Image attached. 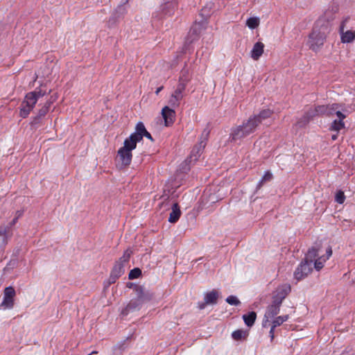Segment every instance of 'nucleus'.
I'll list each match as a JSON object with an SVG mask.
<instances>
[{"label": "nucleus", "mask_w": 355, "mask_h": 355, "mask_svg": "<svg viewBox=\"0 0 355 355\" xmlns=\"http://www.w3.org/2000/svg\"><path fill=\"white\" fill-rule=\"evenodd\" d=\"M259 24V19L257 17H250L246 21V25L251 29L256 28Z\"/></svg>", "instance_id": "c756f323"}, {"label": "nucleus", "mask_w": 355, "mask_h": 355, "mask_svg": "<svg viewBox=\"0 0 355 355\" xmlns=\"http://www.w3.org/2000/svg\"><path fill=\"white\" fill-rule=\"evenodd\" d=\"M265 182L264 181H262V179L260 180V181L259 182L258 184H257V189H260L262 185Z\"/></svg>", "instance_id": "8fccbe9b"}, {"label": "nucleus", "mask_w": 355, "mask_h": 355, "mask_svg": "<svg viewBox=\"0 0 355 355\" xmlns=\"http://www.w3.org/2000/svg\"><path fill=\"white\" fill-rule=\"evenodd\" d=\"M124 267L123 263H121V262H116L110 273L119 278L125 272Z\"/></svg>", "instance_id": "b1692460"}, {"label": "nucleus", "mask_w": 355, "mask_h": 355, "mask_svg": "<svg viewBox=\"0 0 355 355\" xmlns=\"http://www.w3.org/2000/svg\"><path fill=\"white\" fill-rule=\"evenodd\" d=\"M55 100V98H53V96H51L50 99H49L46 101V103L44 104L43 107H46V110L49 111L51 105L53 104V103Z\"/></svg>", "instance_id": "a18cd8bd"}, {"label": "nucleus", "mask_w": 355, "mask_h": 355, "mask_svg": "<svg viewBox=\"0 0 355 355\" xmlns=\"http://www.w3.org/2000/svg\"><path fill=\"white\" fill-rule=\"evenodd\" d=\"M273 114V111L270 109H265L261 110L258 114H254L252 116L257 121H259L261 124L264 120L270 118Z\"/></svg>", "instance_id": "6ab92c4d"}, {"label": "nucleus", "mask_w": 355, "mask_h": 355, "mask_svg": "<svg viewBox=\"0 0 355 355\" xmlns=\"http://www.w3.org/2000/svg\"><path fill=\"white\" fill-rule=\"evenodd\" d=\"M118 279L119 278L116 275L110 273L108 279L104 282L105 288H107L112 284H114Z\"/></svg>", "instance_id": "c9c22d12"}, {"label": "nucleus", "mask_w": 355, "mask_h": 355, "mask_svg": "<svg viewBox=\"0 0 355 355\" xmlns=\"http://www.w3.org/2000/svg\"><path fill=\"white\" fill-rule=\"evenodd\" d=\"M130 337H128L125 340H123V341H121L119 343H118L115 346H114V349H118L119 350H123L125 349V341L128 339H130Z\"/></svg>", "instance_id": "79ce46f5"}, {"label": "nucleus", "mask_w": 355, "mask_h": 355, "mask_svg": "<svg viewBox=\"0 0 355 355\" xmlns=\"http://www.w3.org/2000/svg\"><path fill=\"white\" fill-rule=\"evenodd\" d=\"M205 10H206L205 8H203L201 10V15L204 16V15H205L204 13L205 12Z\"/></svg>", "instance_id": "5fc2aeb1"}, {"label": "nucleus", "mask_w": 355, "mask_h": 355, "mask_svg": "<svg viewBox=\"0 0 355 355\" xmlns=\"http://www.w3.org/2000/svg\"><path fill=\"white\" fill-rule=\"evenodd\" d=\"M337 137H338V135H337V134H336V135H333L331 136V139H332V140H336V139H337Z\"/></svg>", "instance_id": "603ef678"}, {"label": "nucleus", "mask_w": 355, "mask_h": 355, "mask_svg": "<svg viewBox=\"0 0 355 355\" xmlns=\"http://www.w3.org/2000/svg\"><path fill=\"white\" fill-rule=\"evenodd\" d=\"M312 271V266L306 261H302L294 272V278L297 281L304 279Z\"/></svg>", "instance_id": "6e6552de"}, {"label": "nucleus", "mask_w": 355, "mask_h": 355, "mask_svg": "<svg viewBox=\"0 0 355 355\" xmlns=\"http://www.w3.org/2000/svg\"><path fill=\"white\" fill-rule=\"evenodd\" d=\"M181 216V211L178 203H174L172 206V211L170 213L168 221L171 223H175Z\"/></svg>", "instance_id": "f3484780"}, {"label": "nucleus", "mask_w": 355, "mask_h": 355, "mask_svg": "<svg viewBox=\"0 0 355 355\" xmlns=\"http://www.w3.org/2000/svg\"><path fill=\"white\" fill-rule=\"evenodd\" d=\"M146 131L144 124L142 122H138L135 127V131L126 139L137 145L142 140Z\"/></svg>", "instance_id": "1a4fd4ad"}, {"label": "nucleus", "mask_w": 355, "mask_h": 355, "mask_svg": "<svg viewBox=\"0 0 355 355\" xmlns=\"http://www.w3.org/2000/svg\"><path fill=\"white\" fill-rule=\"evenodd\" d=\"M186 79L183 80L182 77L180 78V83H178L176 89L174 93L172 94L173 96L178 98V99L182 100L183 98V92L186 88Z\"/></svg>", "instance_id": "412c9836"}, {"label": "nucleus", "mask_w": 355, "mask_h": 355, "mask_svg": "<svg viewBox=\"0 0 355 355\" xmlns=\"http://www.w3.org/2000/svg\"><path fill=\"white\" fill-rule=\"evenodd\" d=\"M180 99H178L177 97L171 95L169 99V104L172 107H178L180 104Z\"/></svg>", "instance_id": "ea45409f"}, {"label": "nucleus", "mask_w": 355, "mask_h": 355, "mask_svg": "<svg viewBox=\"0 0 355 355\" xmlns=\"http://www.w3.org/2000/svg\"><path fill=\"white\" fill-rule=\"evenodd\" d=\"M225 301L230 305L239 306L241 304L240 300L234 295L228 296Z\"/></svg>", "instance_id": "f704fd0d"}, {"label": "nucleus", "mask_w": 355, "mask_h": 355, "mask_svg": "<svg viewBox=\"0 0 355 355\" xmlns=\"http://www.w3.org/2000/svg\"><path fill=\"white\" fill-rule=\"evenodd\" d=\"M141 275V270L139 268H135L131 270L128 275L129 279H134Z\"/></svg>", "instance_id": "473e14b6"}, {"label": "nucleus", "mask_w": 355, "mask_h": 355, "mask_svg": "<svg viewBox=\"0 0 355 355\" xmlns=\"http://www.w3.org/2000/svg\"><path fill=\"white\" fill-rule=\"evenodd\" d=\"M264 44L261 42H256L251 51V58L254 60H258L262 55L264 49Z\"/></svg>", "instance_id": "ddd939ff"}, {"label": "nucleus", "mask_w": 355, "mask_h": 355, "mask_svg": "<svg viewBox=\"0 0 355 355\" xmlns=\"http://www.w3.org/2000/svg\"><path fill=\"white\" fill-rule=\"evenodd\" d=\"M347 21H348V18H346L341 22L340 26V33L344 32V29H345V27Z\"/></svg>", "instance_id": "49530a36"}, {"label": "nucleus", "mask_w": 355, "mask_h": 355, "mask_svg": "<svg viewBox=\"0 0 355 355\" xmlns=\"http://www.w3.org/2000/svg\"><path fill=\"white\" fill-rule=\"evenodd\" d=\"M315 111V107L309 109L305 114L299 119L297 124L300 127L306 125L315 116H318Z\"/></svg>", "instance_id": "f8f14e48"}, {"label": "nucleus", "mask_w": 355, "mask_h": 355, "mask_svg": "<svg viewBox=\"0 0 355 355\" xmlns=\"http://www.w3.org/2000/svg\"><path fill=\"white\" fill-rule=\"evenodd\" d=\"M332 10L334 11V12H336L338 10V7L335 6L332 8Z\"/></svg>", "instance_id": "864d4df0"}, {"label": "nucleus", "mask_w": 355, "mask_h": 355, "mask_svg": "<svg viewBox=\"0 0 355 355\" xmlns=\"http://www.w3.org/2000/svg\"><path fill=\"white\" fill-rule=\"evenodd\" d=\"M315 111L318 116H327V105H318L315 106Z\"/></svg>", "instance_id": "72a5a7b5"}, {"label": "nucleus", "mask_w": 355, "mask_h": 355, "mask_svg": "<svg viewBox=\"0 0 355 355\" xmlns=\"http://www.w3.org/2000/svg\"><path fill=\"white\" fill-rule=\"evenodd\" d=\"M144 137H146L148 139L153 141V139L151 135L148 131H146V132L144 134Z\"/></svg>", "instance_id": "09e8293b"}, {"label": "nucleus", "mask_w": 355, "mask_h": 355, "mask_svg": "<svg viewBox=\"0 0 355 355\" xmlns=\"http://www.w3.org/2000/svg\"><path fill=\"white\" fill-rule=\"evenodd\" d=\"M219 297V293L218 291L213 289L212 291L207 292L204 297V302L198 304V308L200 309H204L207 304H217L218 299Z\"/></svg>", "instance_id": "9d476101"}, {"label": "nucleus", "mask_w": 355, "mask_h": 355, "mask_svg": "<svg viewBox=\"0 0 355 355\" xmlns=\"http://www.w3.org/2000/svg\"><path fill=\"white\" fill-rule=\"evenodd\" d=\"M259 125V121H257L253 116H250L242 125L232 128L230 140L231 141H236L250 135L255 132Z\"/></svg>", "instance_id": "f257e3e1"}, {"label": "nucleus", "mask_w": 355, "mask_h": 355, "mask_svg": "<svg viewBox=\"0 0 355 355\" xmlns=\"http://www.w3.org/2000/svg\"><path fill=\"white\" fill-rule=\"evenodd\" d=\"M345 128L343 119H335L331 125L330 129L334 131H339Z\"/></svg>", "instance_id": "c85d7f7f"}, {"label": "nucleus", "mask_w": 355, "mask_h": 355, "mask_svg": "<svg viewBox=\"0 0 355 355\" xmlns=\"http://www.w3.org/2000/svg\"><path fill=\"white\" fill-rule=\"evenodd\" d=\"M341 107V105L338 103H333L331 105H327V116L334 115L336 109Z\"/></svg>", "instance_id": "2f4dec72"}, {"label": "nucleus", "mask_w": 355, "mask_h": 355, "mask_svg": "<svg viewBox=\"0 0 355 355\" xmlns=\"http://www.w3.org/2000/svg\"><path fill=\"white\" fill-rule=\"evenodd\" d=\"M17 220H18V216L13 218L12 220L10 223L9 227H5V228H3V230H2V229L0 230V234L6 235L7 234V232H9V229L17 222Z\"/></svg>", "instance_id": "58836bf2"}, {"label": "nucleus", "mask_w": 355, "mask_h": 355, "mask_svg": "<svg viewBox=\"0 0 355 355\" xmlns=\"http://www.w3.org/2000/svg\"><path fill=\"white\" fill-rule=\"evenodd\" d=\"M209 135V130L205 129L200 136L199 143L195 146L191 153L190 162L196 161L202 153L207 144V140Z\"/></svg>", "instance_id": "423d86ee"}, {"label": "nucleus", "mask_w": 355, "mask_h": 355, "mask_svg": "<svg viewBox=\"0 0 355 355\" xmlns=\"http://www.w3.org/2000/svg\"><path fill=\"white\" fill-rule=\"evenodd\" d=\"M291 291V286L288 284H284L279 286L273 296L272 304L269 311H277L279 309L280 305L283 300L286 297Z\"/></svg>", "instance_id": "39448f33"}, {"label": "nucleus", "mask_w": 355, "mask_h": 355, "mask_svg": "<svg viewBox=\"0 0 355 355\" xmlns=\"http://www.w3.org/2000/svg\"><path fill=\"white\" fill-rule=\"evenodd\" d=\"M327 31V25H321L320 28H318V26L313 28L308 40V45L311 50L317 51L323 46Z\"/></svg>", "instance_id": "f03ea898"}, {"label": "nucleus", "mask_w": 355, "mask_h": 355, "mask_svg": "<svg viewBox=\"0 0 355 355\" xmlns=\"http://www.w3.org/2000/svg\"><path fill=\"white\" fill-rule=\"evenodd\" d=\"M51 92V89L47 90L45 88V86L41 85L40 87L36 88L33 92H31L27 93L28 96L32 94L33 96V98H35V101L37 103L38 99L41 97H43L46 94H49Z\"/></svg>", "instance_id": "dca6fc26"}, {"label": "nucleus", "mask_w": 355, "mask_h": 355, "mask_svg": "<svg viewBox=\"0 0 355 355\" xmlns=\"http://www.w3.org/2000/svg\"><path fill=\"white\" fill-rule=\"evenodd\" d=\"M248 336V331L238 329L232 332V337L235 340H245Z\"/></svg>", "instance_id": "bb28decb"}, {"label": "nucleus", "mask_w": 355, "mask_h": 355, "mask_svg": "<svg viewBox=\"0 0 355 355\" xmlns=\"http://www.w3.org/2000/svg\"><path fill=\"white\" fill-rule=\"evenodd\" d=\"M257 318L256 312H248V314H244L243 315V319L244 320L245 324L250 327H252Z\"/></svg>", "instance_id": "393cba45"}, {"label": "nucleus", "mask_w": 355, "mask_h": 355, "mask_svg": "<svg viewBox=\"0 0 355 355\" xmlns=\"http://www.w3.org/2000/svg\"><path fill=\"white\" fill-rule=\"evenodd\" d=\"M36 103L33 96L27 94L25 96L24 100L22 101L19 108V116L24 119L28 117L31 112L33 110Z\"/></svg>", "instance_id": "0eeeda50"}, {"label": "nucleus", "mask_w": 355, "mask_h": 355, "mask_svg": "<svg viewBox=\"0 0 355 355\" xmlns=\"http://www.w3.org/2000/svg\"><path fill=\"white\" fill-rule=\"evenodd\" d=\"M201 31V24L196 23L190 29L187 42L191 43L197 40Z\"/></svg>", "instance_id": "2eb2a0df"}, {"label": "nucleus", "mask_w": 355, "mask_h": 355, "mask_svg": "<svg viewBox=\"0 0 355 355\" xmlns=\"http://www.w3.org/2000/svg\"><path fill=\"white\" fill-rule=\"evenodd\" d=\"M137 291L138 293V297L142 301L150 300L153 297V294L148 291H146L143 286H138Z\"/></svg>", "instance_id": "4be33fe9"}, {"label": "nucleus", "mask_w": 355, "mask_h": 355, "mask_svg": "<svg viewBox=\"0 0 355 355\" xmlns=\"http://www.w3.org/2000/svg\"><path fill=\"white\" fill-rule=\"evenodd\" d=\"M345 200V196L342 191H339L336 194V201L339 204H343Z\"/></svg>", "instance_id": "4c0bfd02"}, {"label": "nucleus", "mask_w": 355, "mask_h": 355, "mask_svg": "<svg viewBox=\"0 0 355 355\" xmlns=\"http://www.w3.org/2000/svg\"><path fill=\"white\" fill-rule=\"evenodd\" d=\"M162 115L166 126H170L174 123L175 112L173 109L165 106L162 110Z\"/></svg>", "instance_id": "9b49d317"}, {"label": "nucleus", "mask_w": 355, "mask_h": 355, "mask_svg": "<svg viewBox=\"0 0 355 355\" xmlns=\"http://www.w3.org/2000/svg\"><path fill=\"white\" fill-rule=\"evenodd\" d=\"M261 179L265 182L270 181L272 179V174L270 171H266Z\"/></svg>", "instance_id": "37998d69"}, {"label": "nucleus", "mask_w": 355, "mask_h": 355, "mask_svg": "<svg viewBox=\"0 0 355 355\" xmlns=\"http://www.w3.org/2000/svg\"><path fill=\"white\" fill-rule=\"evenodd\" d=\"M327 256H322L318 257V259H315L314 261V268L316 269V270H320L322 269L324 266V263L329 259V258L332 254V250L331 247H329L326 250Z\"/></svg>", "instance_id": "4468645a"}, {"label": "nucleus", "mask_w": 355, "mask_h": 355, "mask_svg": "<svg viewBox=\"0 0 355 355\" xmlns=\"http://www.w3.org/2000/svg\"><path fill=\"white\" fill-rule=\"evenodd\" d=\"M3 295L7 296V297L14 298L15 291L12 286L6 287L4 290Z\"/></svg>", "instance_id": "e433bc0d"}, {"label": "nucleus", "mask_w": 355, "mask_h": 355, "mask_svg": "<svg viewBox=\"0 0 355 355\" xmlns=\"http://www.w3.org/2000/svg\"><path fill=\"white\" fill-rule=\"evenodd\" d=\"M318 250L319 248L315 246H313L311 248H309L307 253L305 255L304 259L302 261H306L307 263H311L312 265L313 260L318 255Z\"/></svg>", "instance_id": "aec40b11"}, {"label": "nucleus", "mask_w": 355, "mask_h": 355, "mask_svg": "<svg viewBox=\"0 0 355 355\" xmlns=\"http://www.w3.org/2000/svg\"><path fill=\"white\" fill-rule=\"evenodd\" d=\"M341 35V42L343 43H350L355 38V32L352 31H347L346 32H343L340 33Z\"/></svg>", "instance_id": "a878e982"}, {"label": "nucleus", "mask_w": 355, "mask_h": 355, "mask_svg": "<svg viewBox=\"0 0 355 355\" xmlns=\"http://www.w3.org/2000/svg\"><path fill=\"white\" fill-rule=\"evenodd\" d=\"M334 114L337 116L338 119H344L346 118V115L341 112L340 107L336 110Z\"/></svg>", "instance_id": "c03bdc74"}, {"label": "nucleus", "mask_w": 355, "mask_h": 355, "mask_svg": "<svg viewBox=\"0 0 355 355\" xmlns=\"http://www.w3.org/2000/svg\"><path fill=\"white\" fill-rule=\"evenodd\" d=\"M132 254V251L130 250H126L123 256L117 261L116 262H121V263H123V266H125V263H128L129 261V259L130 258Z\"/></svg>", "instance_id": "7c9ffc66"}, {"label": "nucleus", "mask_w": 355, "mask_h": 355, "mask_svg": "<svg viewBox=\"0 0 355 355\" xmlns=\"http://www.w3.org/2000/svg\"><path fill=\"white\" fill-rule=\"evenodd\" d=\"M268 328H270L269 337L270 338V341L272 342L275 337L276 328L272 325H268Z\"/></svg>", "instance_id": "a19ab883"}, {"label": "nucleus", "mask_w": 355, "mask_h": 355, "mask_svg": "<svg viewBox=\"0 0 355 355\" xmlns=\"http://www.w3.org/2000/svg\"><path fill=\"white\" fill-rule=\"evenodd\" d=\"M16 264H17V260L16 259H13V260H11L7 265V267H9L10 268H13L16 266Z\"/></svg>", "instance_id": "de8ad7c7"}, {"label": "nucleus", "mask_w": 355, "mask_h": 355, "mask_svg": "<svg viewBox=\"0 0 355 355\" xmlns=\"http://www.w3.org/2000/svg\"><path fill=\"white\" fill-rule=\"evenodd\" d=\"M98 354V352L97 351H92L90 354H89L88 355H92V354Z\"/></svg>", "instance_id": "6e6d98bb"}, {"label": "nucleus", "mask_w": 355, "mask_h": 355, "mask_svg": "<svg viewBox=\"0 0 355 355\" xmlns=\"http://www.w3.org/2000/svg\"><path fill=\"white\" fill-rule=\"evenodd\" d=\"M48 110H46V107H42L37 112L35 116L33 117L31 121L32 125H36L40 123V120L45 116V115L48 113Z\"/></svg>", "instance_id": "5701e85b"}, {"label": "nucleus", "mask_w": 355, "mask_h": 355, "mask_svg": "<svg viewBox=\"0 0 355 355\" xmlns=\"http://www.w3.org/2000/svg\"><path fill=\"white\" fill-rule=\"evenodd\" d=\"M14 306V298L7 297V296L3 295V300L2 302L0 304V309H11Z\"/></svg>", "instance_id": "cd10ccee"}, {"label": "nucleus", "mask_w": 355, "mask_h": 355, "mask_svg": "<svg viewBox=\"0 0 355 355\" xmlns=\"http://www.w3.org/2000/svg\"><path fill=\"white\" fill-rule=\"evenodd\" d=\"M163 89V86L157 88L155 94L157 95Z\"/></svg>", "instance_id": "3c124183"}, {"label": "nucleus", "mask_w": 355, "mask_h": 355, "mask_svg": "<svg viewBox=\"0 0 355 355\" xmlns=\"http://www.w3.org/2000/svg\"><path fill=\"white\" fill-rule=\"evenodd\" d=\"M17 214H18V216H17L18 217H19V216H21V214L20 212H19V211L17 212Z\"/></svg>", "instance_id": "4d7b16f0"}, {"label": "nucleus", "mask_w": 355, "mask_h": 355, "mask_svg": "<svg viewBox=\"0 0 355 355\" xmlns=\"http://www.w3.org/2000/svg\"><path fill=\"white\" fill-rule=\"evenodd\" d=\"M177 0H171L164 3L163 6V12L165 15H172L174 14L175 10L178 8Z\"/></svg>", "instance_id": "a211bd4d"}, {"label": "nucleus", "mask_w": 355, "mask_h": 355, "mask_svg": "<svg viewBox=\"0 0 355 355\" xmlns=\"http://www.w3.org/2000/svg\"><path fill=\"white\" fill-rule=\"evenodd\" d=\"M279 312H266L262 321V327L268 328V325H272L273 327L281 326L288 319V315L277 316Z\"/></svg>", "instance_id": "20e7f679"}, {"label": "nucleus", "mask_w": 355, "mask_h": 355, "mask_svg": "<svg viewBox=\"0 0 355 355\" xmlns=\"http://www.w3.org/2000/svg\"><path fill=\"white\" fill-rule=\"evenodd\" d=\"M137 145L125 139L123 142V146L118 150V157L121 162L122 165L129 166L132 160V150L135 149Z\"/></svg>", "instance_id": "7ed1b4c3"}]
</instances>
